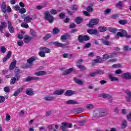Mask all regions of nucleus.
Returning <instances> with one entry per match:
<instances>
[{
  "label": "nucleus",
  "mask_w": 131,
  "mask_h": 131,
  "mask_svg": "<svg viewBox=\"0 0 131 131\" xmlns=\"http://www.w3.org/2000/svg\"><path fill=\"white\" fill-rule=\"evenodd\" d=\"M108 114V112L103 109H97L93 112L94 117H104L107 116Z\"/></svg>",
  "instance_id": "f257e3e1"
},
{
  "label": "nucleus",
  "mask_w": 131,
  "mask_h": 131,
  "mask_svg": "<svg viewBox=\"0 0 131 131\" xmlns=\"http://www.w3.org/2000/svg\"><path fill=\"white\" fill-rule=\"evenodd\" d=\"M99 20L98 18L91 19L89 23L87 24V26H88L89 28H93L95 25H98V24H99Z\"/></svg>",
  "instance_id": "f03ea898"
},
{
  "label": "nucleus",
  "mask_w": 131,
  "mask_h": 131,
  "mask_svg": "<svg viewBox=\"0 0 131 131\" xmlns=\"http://www.w3.org/2000/svg\"><path fill=\"white\" fill-rule=\"evenodd\" d=\"M44 15L45 20L49 21V23H53L54 21V17H53V15L49 11L45 12Z\"/></svg>",
  "instance_id": "7ed1b4c3"
},
{
  "label": "nucleus",
  "mask_w": 131,
  "mask_h": 131,
  "mask_svg": "<svg viewBox=\"0 0 131 131\" xmlns=\"http://www.w3.org/2000/svg\"><path fill=\"white\" fill-rule=\"evenodd\" d=\"M8 25V30L10 32V33H14L15 32V29L14 28V27L12 25V22L10 20H8L7 21Z\"/></svg>",
  "instance_id": "20e7f679"
},
{
  "label": "nucleus",
  "mask_w": 131,
  "mask_h": 131,
  "mask_svg": "<svg viewBox=\"0 0 131 131\" xmlns=\"http://www.w3.org/2000/svg\"><path fill=\"white\" fill-rule=\"evenodd\" d=\"M21 18L24 19V21L26 23H30L32 21V17L30 15L25 16V15L21 16Z\"/></svg>",
  "instance_id": "39448f33"
},
{
  "label": "nucleus",
  "mask_w": 131,
  "mask_h": 131,
  "mask_svg": "<svg viewBox=\"0 0 131 131\" xmlns=\"http://www.w3.org/2000/svg\"><path fill=\"white\" fill-rule=\"evenodd\" d=\"M126 94L127 96L126 97V102H128V103H130L131 102V92L129 90H126Z\"/></svg>",
  "instance_id": "423d86ee"
},
{
  "label": "nucleus",
  "mask_w": 131,
  "mask_h": 131,
  "mask_svg": "<svg viewBox=\"0 0 131 131\" xmlns=\"http://www.w3.org/2000/svg\"><path fill=\"white\" fill-rule=\"evenodd\" d=\"M87 32L88 33H89V34H95V35H98V36H100V35H99V31H98V30H97L96 29H89L87 30Z\"/></svg>",
  "instance_id": "0eeeda50"
},
{
  "label": "nucleus",
  "mask_w": 131,
  "mask_h": 131,
  "mask_svg": "<svg viewBox=\"0 0 131 131\" xmlns=\"http://www.w3.org/2000/svg\"><path fill=\"white\" fill-rule=\"evenodd\" d=\"M49 44L54 45L55 47H59V48H64V47H65V45L60 43L59 41L51 42Z\"/></svg>",
  "instance_id": "6e6552de"
},
{
  "label": "nucleus",
  "mask_w": 131,
  "mask_h": 131,
  "mask_svg": "<svg viewBox=\"0 0 131 131\" xmlns=\"http://www.w3.org/2000/svg\"><path fill=\"white\" fill-rule=\"evenodd\" d=\"M39 50L40 51H41L42 52H43V53H45V54H50V52H51V49L45 47H40Z\"/></svg>",
  "instance_id": "1a4fd4ad"
},
{
  "label": "nucleus",
  "mask_w": 131,
  "mask_h": 131,
  "mask_svg": "<svg viewBox=\"0 0 131 131\" xmlns=\"http://www.w3.org/2000/svg\"><path fill=\"white\" fill-rule=\"evenodd\" d=\"M34 74L36 76H43L47 75L48 73L45 71H40L35 73Z\"/></svg>",
  "instance_id": "9d476101"
},
{
  "label": "nucleus",
  "mask_w": 131,
  "mask_h": 131,
  "mask_svg": "<svg viewBox=\"0 0 131 131\" xmlns=\"http://www.w3.org/2000/svg\"><path fill=\"white\" fill-rule=\"evenodd\" d=\"M121 77L124 79H131V74L130 73H125L121 75Z\"/></svg>",
  "instance_id": "9b49d317"
},
{
  "label": "nucleus",
  "mask_w": 131,
  "mask_h": 131,
  "mask_svg": "<svg viewBox=\"0 0 131 131\" xmlns=\"http://www.w3.org/2000/svg\"><path fill=\"white\" fill-rule=\"evenodd\" d=\"M11 56L12 52H11V51H8L6 56L3 58V63H6V62H7V60H9V59L11 58Z\"/></svg>",
  "instance_id": "f8f14e48"
},
{
  "label": "nucleus",
  "mask_w": 131,
  "mask_h": 131,
  "mask_svg": "<svg viewBox=\"0 0 131 131\" xmlns=\"http://www.w3.org/2000/svg\"><path fill=\"white\" fill-rule=\"evenodd\" d=\"M74 81H75V83H77V84H79V85H83V83H84V81L78 79L76 77H75L74 78Z\"/></svg>",
  "instance_id": "ddd939ff"
},
{
  "label": "nucleus",
  "mask_w": 131,
  "mask_h": 131,
  "mask_svg": "<svg viewBox=\"0 0 131 131\" xmlns=\"http://www.w3.org/2000/svg\"><path fill=\"white\" fill-rule=\"evenodd\" d=\"M65 92V90L60 89L58 90H56L54 92V94L57 95V96H61V95H63L64 92Z\"/></svg>",
  "instance_id": "4468645a"
},
{
  "label": "nucleus",
  "mask_w": 131,
  "mask_h": 131,
  "mask_svg": "<svg viewBox=\"0 0 131 131\" xmlns=\"http://www.w3.org/2000/svg\"><path fill=\"white\" fill-rule=\"evenodd\" d=\"M99 97H102L103 99H111L112 98V95L106 93L102 94Z\"/></svg>",
  "instance_id": "2eb2a0df"
},
{
  "label": "nucleus",
  "mask_w": 131,
  "mask_h": 131,
  "mask_svg": "<svg viewBox=\"0 0 131 131\" xmlns=\"http://www.w3.org/2000/svg\"><path fill=\"white\" fill-rule=\"evenodd\" d=\"M1 10L3 13H6L7 12V5H6V2H2L1 5Z\"/></svg>",
  "instance_id": "dca6fc26"
},
{
  "label": "nucleus",
  "mask_w": 131,
  "mask_h": 131,
  "mask_svg": "<svg viewBox=\"0 0 131 131\" xmlns=\"http://www.w3.org/2000/svg\"><path fill=\"white\" fill-rule=\"evenodd\" d=\"M70 35L68 34H66L64 35H62L60 37L61 40H67V39H69L70 38Z\"/></svg>",
  "instance_id": "f3484780"
},
{
  "label": "nucleus",
  "mask_w": 131,
  "mask_h": 131,
  "mask_svg": "<svg viewBox=\"0 0 131 131\" xmlns=\"http://www.w3.org/2000/svg\"><path fill=\"white\" fill-rule=\"evenodd\" d=\"M74 95V91L72 90H68L64 93V96L67 97H70V96H73Z\"/></svg>",
  "instance_id": "a211bd4d"
},
{
  "label": "nucleus",
  "mask_w": 131,
  "mask_h": 131,
  "mask_svg": "<svg viewBox=\"0 0 131 131\" xmlns=\"http://www.w3.org/2000/svg\"><path fill=\"white\" fill-rule=\"evenodd\" d=\"M73 72V68H70L66 71H64L62 75H68L71 73V72Z\"/></svg>",
  "instance_id": "6ab92c4d"
},
{
  "label": "nucleus",
  "mask_w": 131,
  "mask_h": 131,
  "mask_svg": "<svg viewBox=\"0 0 131 131\" xmlns=\"http://www.w3.org/2000/svg\"><path fill=\"white\" fill-rule=\"evenodd\" d=\"M17 64V61L15 60L13 62H11L9 66L10 70H14L15 67H16V65Z\"/></svg>",
  "instance_id": "aec40b11"
},
{
  "label": "nucleus",
  "mask_w": 131,
  "mask_h": 131,
  "mask_svg": "<svg viewBox=\"0 0 131 131\" xmlns=\"http://www.w3.org/2000/svg\"><path fill=\"white\" fill-rule=\"evenodd\" d=\"M23 88H19L16 91H15L14 94H13V96L14 97H17V96H18L20 93H21V92H23Z\"/></svg>",
  "instance_id": "412c9836"
},
{
  "label": "nucleus",
  "mask_w": 131,
  "mask_h": 131,
  "mask_svg": "<svg viewBox=\"0 0 131 131\" xmlns=\"http://www.w3.org/2000/svg\"><path fill=\"white\" fill-rule=\"evenodd\" d=\"M82 21H83V18L79 16L76 17L75 19V22H76L77 24H80Z\"/></svg>",
  "instance_id": "4be33fe9"
},
{
  "label": "nucleus",
  "mask_w": 131,
  "mask_h": 131,
  "mask_svg": "<svg viewBox=\"0 0 131 131\" xmlns=\"http://www.w3.org/2000/svg\"><path fill=\"white\" fill-rule=\"evenodd\" d=\"M43 99L45 101H53V100H55V97H54V96L48 95L44 97Z\"/></svg>",
  "instance_id": "5701e85b"
},
{
  "label": "nucleus",
  "mask_w": 131,
  "mask_h": 131,
  "mask_svg": "<svg viewBox=\"0 0 131 131\" xmlns=\"http://www.w3.org/2000/svg\"><path fill=\"white\" fill-rule=\"evenodd\" d=\"M26 94L28 96H32V95H33V91L32 89L29 88L27 89Z\"/></svg>",
  "instance_id": "b1692460"
},
{
  "label": "nucleus",
  "mask_w": 131,
  "mask_h": 131,
  "mask_svg": "<svg viewBox=\"0 0 131 131\" xmlns=\"http://www.w3.org/2000/svg\"><path fill=\"white\" fill-rule=\"evenodd\" d=\"M7 23L2 22L1 23V26H0V32H3V29L7 27Z\"/></svg>",
  "instance_id": "393cba45"
},
{
  "label": "nucleus",
  "mask_w": 131,
  "mask_h": 131,
  "mask_svg": "<svg viewBox=\"0 0 131 131\" xmlns=\"http://www.w3.org/2000/svg\"><path fill=\"white\" fill-rule=\"evenodd\" d=\"M74 112L76 113H81V112H83L84 111V110L81 107H78L74 109Z\"/></svg>",
  "instance_id": "a878e982"
},
{
  "label": "nucleus",
  "mask_w": 131,
  "mask_h": 131,
  "mask_svg": "<svg viewBox=\"0 0 131 131\" xmlns=\"http://www.w3.org/2000/svg\"><path fill=\"white\" fill-rule=\"evenodd\" d=\"M108 77L111 81H118V79L116 77H113V75L110 74L108 75Z\"/></svg>",
  "instance_id": "bb28decb"
},
{
  "label": "nucleus",
  "mask_w": 131,
  "mask_h": 131,
  "mask_svg": "<svg viewBox=\"0 0 131 131\" xmlns=\"http://www.w3.org/2000/svg\"><path fill=\"white\" fill-rule=\"evenodd\" d=\"M32 38L30 36H27L24 38V41L25 43H28V42H30L31 41Z\"/></svg>",
  "instance_id": "cd10ccee"
},
{
  "label": "nucleus",
  "mask_w": 131,
  "mask_h": 131,
  "mask_svg": "<svg viewBox=\"0 0 131 131\" xmlns=\"http://www.w3.org/2000/svg\"><path fill=\"white\" fill-rule=\"evenodd\" d=\"M107 30V28L106 27L100 26L98 27V31L100 32H105Z\"/></svg>",
  "instance_id": "c85d7f7f"
},
{
  "label": "nucleus",
  "mask_w": 131,
  "mask_h": 131,
  "mask_svg": "<svg viewBox=\"0 0 131 131\" xmlns=\"http://www.w3.org/2000/svg\"><path fill=\"white\" fill-rule=\"evenodd\" d=\"M67 104H72L73 105L75 104H79V102H77V101H75L74 100H69L68 101L66 102Z\"/></svg>",
  "instance_id": "c756f323"
},
{
  "label": "nucleus",
  "mask_w": 131,
  "mask_h": 131,
  "mask_svg": "<svg viewBox=\"0 0 131 131\" xmlns=\"http://www.w3.org/2000/svg\"><path fill=\"white\" fill-rule=\"evenodd\" d=\"M123 4V3L121 1H119L118 3H117L116 7L117 8H118L119 10H121L122 8V5Z\"/></svg>",
  "instance_id": "7c9ffc66"
},
{
  "label": "nucleus",
  "mask_w": 131,
  "mask_h": 131,
  "mask_svg": "<svg viewBox=\"0 0 131 131\" xmlns=\"http://www.w3.org/2000/svg\"><path fill=\"white\" fill-rule=\"evenodd\" d=\"M94 106L93 104H88L86 105V108L88 109V110H93L94 109Z\"/></svg>",
  "instance_id": "2f4dec72"
},
{
  "label": "nucleus",
  "mask_w": 131,
  "mask_h": 131,
  "mask_svg": "<svg viewBox=\"0 0 131 131\" xmlns=\"http://www.w3.org/2000/svg\"><path fill=\"white\" fill-rule=\"evenodd\" d=\"M52 37V35L51 34H47L44 37H43V40L45 41L48 40L49 38H51Z\"/></svg>",
  "instance_id": "473e14b6"
},
{
  "label": "nucleus",
  "mask_w": 131,
  "mask_h": 131,
  "mask_svg": "<svg viewBox=\"0 0 131 131\" xmlns=\"http://www.w3.org/2000/svg\"><path fill=\"white\" fill-rule=\"evenodd\" d=\"M77 67H78V68H79V69H80L82 71H84V70H86V68L83 65H78Z\"/></svg>",
  "instance_id": "72a5a7b5"
},
{
  "label": "nucleus",
  "mask_w": 131,
  "mask_h": 131,
  "mask_svg": "<svg viewBox=\"0 0 131 131\" xmlns=\"http://www.w3.org/2000/svg\"><path fill=\"white\" fill-rule=\"evenodd\" d=\"M60 32V30L58 28H54L53 30V34H58Z\"/></svg>",
  "instance_id": "f704fd0d"
},
{
  "label": "nucleus",
  "mask_w": 131,
  "mask_h": 131,
  "mask_svg": "<svg viewBox=\"0 0 131 131\" xmlns=\"http://www.w3.org/2000/svg\"><path fill=\"white\" fill-rule=\"evenodd\" d=\"M101 41L103 45H105V46H109L111 43L110 41L105 40L104 39H101Z\"/></svg>",
  "instance_id": "c9c22d12"
},
{
  "label": "nucleus",
  "mask_w": 131,
  "mask_h": 131,
  "mask_svg": "<svg viewBox=\"0 0 131 131\" xmlns=\"http://www.w3.org/2000/svg\"><path fill=\"white\" fill-rule=\"evenodd\" d=\"M95 73L96 74V75H97L98 74L99 75H101L102 74H104V71H102L101 70H97L95 71Z\"/></svg>",
  "instance_id": "e433bc0d"
},
{
  "label": "nucleus",
  "mask_w": 131,
  "mask_h": 131,
  "mask_svg": "<svg viewBox=\"0 0 131 131\" xmlns=\"http://www.w3.org/2000/svg\"><path fill=\"white\" fill-rule=\"evenodd\" d=\"M78 40L80 42H83L84 41L83 36L82 35H79L78 37Z\"/></svg>",
  "instance_id": "4c0bfd02"
},
{
  "label": "nucleus",
  "mask_w": 131,
  "mask_h": 131,
  "mask_svg": "<svg viewBox=\"0 0 131 131\" xmlns=\"http://www.w3.org/2000/svg\"><path fill=\"white\" fill-rule=\"evenodd\" d=\"M38 55L40 57H41V58H45V57H46V53L42 51L39 52Z\"/></svg>",
  "instance_id": "58836bf2"
},
{
  "label": "nucleus",
  "mask_w": 131,
  "mask_h": 131,
  "mask_svg": "<svg viewBox=\"0 0 131 131\" xmlns=\"http://www.w3.org/2000/svg\"><path fill=\"white\" fill-rule=\"evenodd\" d=\"M119 24H121V25H125L126 23H127V21L125 20L121 19L119 21Z\"/></svg>",
  "instance_id": "ea45409f"
},
{
  "label": "nucleus",
  "mask_w": 131,
  "mask_h": 131,
  "mask_svg": "<svg viewBox=\"0 0 131 131\" xmlns=\"http://www.w3.org/2000/svg\"><path fill=\"white\" fill-rule=\"evenodd\" d=\"M26 12V9L23 8H19V10L18 11V13L20 14H24Z\"/></svg>",
  "instance_id": "a19ab883"
},
{
  "label": "nucleus",
  "mask_w": 131,
  "mask_h": 131,
  "mask_svg": "<svg viewBox=\"0 0 131 131\" xmlns=\"http://www.w3.org/2000/svg\"><path fill=\"white\" fill-rule=\"evenodd\" d=\"M21 26L23 27V28H28L29 27V26H28V24L26 23H22L21 24Z\"/></svg>",
  "instance_id": "79ce46f5"
},
{
  "label": "nucleus",
  "mask_w": 131,
  "mask_h": 131,
  "mask_svg": "<svg viewBox=\"0 0 131 131\" xmlns=\"http://www.w3.org/2000/svg\"><path fill=\"white\" fill-rule=\"evenodd\" d=\"M116 55H117V52H116L110 53L109 55L110 58H115V57H116Z\"/></svg>",
  "instance_id": "37998d69"
},
{
  "label": "nucleus",
  "mask_w": 131,
  "mask_h": 131,
  "mask_svg": "<svg viewBox=\"0 0 131 131\" xmlns=\"http://www.w3.org/2000/svg\"><path fill=\"white\" fill-rule=\"evenodd\" d=\"M31 67V64L28 62L26 63L25 65L23 66V68L25 69L26 68H30Z\"/></svg>",
  "instance_id": "c03bdc74"
},
{
  "label": "nucleus",
  "mask_w": 131,
  "mask_h": 131,
  "mask_svg": "<svg viewBox=\"0 0 131 131\" xmlns=\"http://www.w3.org/2000/svg\"><path fill=\"white\" fill-rule=\"evenodd\" d=\"M127 126V123L126 122V121H123L121 125L122 128H125Z\"/></svg>",
  "instance_id": "a18cd8bd"
},
{
  "label": "nucleus",
  "mask_w": 131,
  "mask_h": 131,
  "mask_svg": "<svg viewBox=\"0 0 131 131\" xmlns=\"http://www.w3.org/2000/svg\"><path fill=\"white\" fill-rule=\"evenodd\" d=\"M108 31L112 33H116V31H117V30L116 29V28H110L108 29Z\"/></svg>",
  "instance_id": "49530a36"
},
{
  "label": "nucleus",
  "mask_w": 131,
  "mask_h": 131,
  "mask_svg": "<svg viewBox=\"0 0 131 131\" xmlns=\"http://www.w3.org/2000/svg\"><path fill=\"white\" fill-rule=\"evenodd\" d=\"M86 10L89 13H92L94 11V8L92 7L91 6H88L86 7Z\"/></svg>",
  "instance_id": "de8ad7c7"
},
{
  "label": "nucleus",
  "mask_w": 131,
  "mask_h": 131,
  "mask_svg": "<svg viewBox=\"0 0 131 131\" xmlns=\"http://www.w3.org/2000/svg\"><path fill=\"white\" fill-rule=\"evenodd\" d=\"M71 10L73 11H77L78 10V6L74 5L71 7Z\"/></svg>",
  "instance_id": "09e8293b"
},
{
  "label": "nucleus",
  "mask_w": 131,
  "mask_h": 131,
  "mask_svg": "<svg viewBox=\"0 0 131 131\" xmlns=\"http://www.w3.org/2000/svg\"><path fill=\"white\" fill-rule=\"evenodd\" d=\"M86 122L85 121V120H83L82 121H80L78 122V125H80V126L83 125L84 123H85Z\"/></svg>",
  "instance_id": "8fccbe9b"
},
{
  "label": "nucleus",
  "mask_w": 131,
  "mask_h": 131,
  "mask_svg": "<svg viewBox=\"0 0 131 131\" xmlns=\"http://www.w3.org/2000/svg\"><path fill=\"white\" fill-rule=\"evenodd\" d=\"M83 62V60L82 59H78L76 61V66L77 67L78 65H81Z\"/></svg>",
  "instance_id": "3c124183"
},
{
  "label": "nucleus",
  "mask_w": 131,
  "mask_h": 131,
  "mask_svg": "<svg viewBox=\"0 0 131 131\" xmlns=\"http://www.w3.org/2000/svg\"><path fill=\"white\" fill-rule=\"evenodd\" d=\"M27 62L32 65V63L33 62V56H32L31 58H29L27 60Z\"/></svg>",
  "instance_id": "603ef678"
},
{
  "label": "nucleus",
  "mask_w": 131,
  "mask_h": 131,
  "mask_svg": "<svg viewBox=\"0 0 131 131\" xmlns=\"http://www.w3.org/2000/svg\"><path fill=\"white\" fill-rule=\"evenodd\" d=\"M16 80H17V79H16V78H15V77L12 78V79L10 80V84H15L16 83Z\"/></svg>",
  "instance_id": "864d4df0"
},
{
  "label": "nucleus",
  "mask_w": 131,
  "mask_h": 131,
  "mask_svg": "<svg viewBox=\"0 0 131 131\" xmlns=\"http://www.w3.org/2000/svg\"><path fill=\"white\" fill-rule=\"evenodd\" d=\"M1 53H2V54H5V53H6V51H7V50L6 49V47H5V46H1Z\"/></svg>",
  "instance_id": "5fc2aeb1"
},
{
  "label": "nucleus",
  "mask_w": 131,
  "mask_h": 131,
  "mask_svg": "<svg viewBox=\"0 0 131 131\" xmlns=\"http://www.w3.org/2000/svg\"><path fill=\"white\" fill-rule=\"evenodd\" d=\"M91 46H92V44L90 42H88L84 45L83 49H89Z\"/></svg>",
  "instance_id": "6e6d98bb"
},
{
  "label": "nucleus",
  "mask_w": 131,
  "mask_h": 131,
  "mask_svg": "<svg viewBox=\"0 0 131 131\" xmlns=\"http://www.w3.org/2000/svg\"><path fill=\"white\" fill-rule=\"evenodd\" d=\"M90 38L89 36L85 35L83 36V40L84 41H88V40H90Z\"/></svg>",
  "instance_id": "4d7b16f0"
},
{
  "label": "nucleus",
  "mask_w": 131,
  "mask_h": 131,
  "mask_svg": "<svg viewBox=\"0 0 131 131\" xmlns=\"http://www.w3.org/2000/svg\"><path fill=\"white\" fill-rule=\"evenodd\" d=\"M111 12V9L108 8L104 10V13L105 15H108V14H110Z\"/></svg>",
  "instance_id": "13d9d810"
},
{
  "label": "nucleus",
  "mask_w": 131,
  "mask_h": 131,
  "mask_svg": "<svg viewBox=\"0 0 131 131\" xmlns=\"http://www.w3.org/2000/svg\"><path fill=\"white\" fill-rule=\"evenodd\" d=\"M4 91L5 92V93H9L10 91L11 90L10 89V87L9 86H6L4 88Z\"/></svg>",
  "instance_id": "bf43d9fd"
},
{
  "label": "nucleus",
  "mask_w": 131,
  "mask_h": 131,
  "mask_svg": "<svg viewBox=\"0 0 131 131\" xmlns=\"http://www.w3.org/2000/svg\"><path fill=\"white\" fill-rule=\"evenodd\" d=\"M71 57H72V55H70L68 53H64L63 54V58H70Z\"/></svg>",
  "instance_id": "052dcab7"
},
{
  "label": "nucleus",
  "mask_w": 131,
  "mask_h": 131,
  "mask_svg": "<svg viewBox=\"0 0 131 131\" xmlns=\"http://www.w3.org/2000/svg\"><path fill=\"white\" fill-rule=\"evenodd\" d=\"M109 58H110V56L107 54H105L103 56V59H104L105 60H108V59H109Z\"/></svg>",
  "instance_id": "680f3d73"
},
{
  "label": "nucleus",
  "mask_w": 131,
  "mask_h": 131,
  "mask_svg": "<svg viewBox=\"0 0 131 131\" xmlns=\"http://www.w3.org/2000/svg\"><path fill=\"white\" fill-rule=\"evenodd\" d=\"M50 13L52 14V15H56V14L58 13V11L55 9H52L50 10Z\"/></svg>",
  "instance_id": "e2e57ef3"
},
{
  "label": "nucleus",
  "mask_w": 131,
  "mask_h": 131,
  "mask_svg": "<svg viewBox=\"0 0 131 131\" xmlns=\"http://www.w3.org/2000/svg\"><path fill=\"white\" fill-rule=\"evenodd\" d=\"M15 77L16 78V80H19L20 79V77H21V75H20V74H19L18 73H17L15 74Z\"/></svg>",
  "instance_id": "0e129e2a"
},
{
  "label": "nucleus",
  "mask_w": 131,
  "mask_h": 131,
  "mask_svg": "<svg viewBox=\"0 0 131 131\" xmlns=\"http://www.w3.org/2000/svg\"><path fill=\"white\" fill-rule=\"evenodd\" d=\"M13 9L14 11H19L20 10V7H19V5H15L13 7Z\"/></svg>",
  "instance_id": "69168bd1"
},
{
  "label": "nucleus",
  "mask_w": 131,
  "mask_h": 131,
  "mask_svg": "<svg viewBox=\"0 0 131 131\" xmlns=\"http://www.w3.org/2000/svg\"><path fill=\"white\" fill-rule=\"evenodd\" d=\"M5 98L3 96H0V103H4L5 102Z\"/></svg>",
  "instance_id": "338daca9"
},
{
  "label": "nucleus",
  "mask_w": 131,
  "mask_h": 131,
  "mask_svg": "<svg viewBox=\"0 0 131 131\" xmlns=\"http://www.w3.org/2000/svg\"><path fill=\"white\" fill-rule=\"evenodd\" d=\"M124 50L125 51H130V47L129 46H124Z\"/></svg>",
  "instance_id": "774afa93"
}]
</instances>
